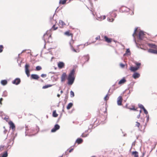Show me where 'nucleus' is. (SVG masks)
<instances>
[{"mask_svg": "<svg viewBox=\"0 0 157 157\" xmlns=\"http://www.w3.org/2000/svg\"><path fill=\"white\" fill-rule=\"evenodd\" d=\"M39 128L37 125L36 126L35 129L33 128L29 129L28 126L25 125V136H34L39 132Z\"/></svg>", "mask_w": 157, "mask_h": 157, "instance_id": "nucleus-1", "label": "nucleus"}, {"mask_svg": "<svg viewBox=\"0 0 157 157\" xmlns=\"http://www.w3.org/2000/svg\"><path fill=\"white\" fill-rule=\"evenodd\" d=\"M57 28L58 27H56L55 25H54L49 30L47 31L46 33L44 34L43 39L44 40L45 43L46 42V39L47 40L48 39V42H51V40H50V39H51L52 31V30H55L57 29Z\"/></svg>", "mask_w": 157, "mask_h": 157, "instance_id": "nucleus-2", "label": "nucleus"}, {"mask_svg": "<svg viewBox=\"0 0 157 157\" xmlns=\"http://www.w3.org/2000/svg\"><path fill=\"white\" fill-rule=\"evenodd\" d=\"M75 70L73 69L69 74L67 79L68 80L67 84L68 85H72L74 83L75 80V77L74 76Z\"/></svg>", "mask_w": 157, "mask_h": 157, "instance_id": "nucleus-3", "label": "nucleus"}, {"mask_svg": "<svg viewBox=\"0 0 157 157\" xmlns=\"http://www.w3.org/2000/svg\"><path fill=\"white\" fill-rule=\"evenodd\" d=\"M64 34L66 35H67L68 36H71V40L69 42V44L71 47V50L75 52H76V51L75 49L72 46V44L74 43V40L72 39L73 34L70 33L69 31H67L64 33Z\"/></svg>", "mask_w": 157, "mask_h": 157, "instance_id": "nucleus-4", "label": "nucleus"}, {"mask_svg": "<svg viewBox=\"0 0 157 157\" xmlns=\"http://www.w3.org/2000/svg\"><path fill=\"white\" fill-rule=\"evenodd\" d=\"M135 64L136 66V67H131L130 68V70L132 72H135L137 70H138L140 68L141 65V63H137V62L135 63Z\"/></svg>", "mask_w": 157, "mask_h": 157, "instance_id": "nucleus-5", "label": "nucleus"}, {"mask_svg": "<svg viewBox=\"0 0 157 157\" xmlns=\"http://www.w3.org/2000/svg\"><path fill=\"white\" fill-rule=\"evenodd\" d=\"M29 65L28 64H26L25 65V72L27 76L29 77L30 76V71L29 70Z\"/></svg>", "mask_w": 157, "mask_h": 157, "instance_id": "nucleus-6", "label": "nucleus"}, {"mask_svg": "<svg viewBox=\"0 0 157 157\" xmlns=\"http://www.w3.org/2000/svg\"><path fill=\"white\" fill-rule=\"evenodd\" d=\"M144 32L140 31L139 34V39L140 40H142L144 38Z\"/></svg>", "mask_w": 157, "mask_h": 157, "instance_id": "nucleus-7", "label": "nucleus"}, {"mask_svg": "<svg viewBox=\"0 0 157 157\" xmlns=\"http://www.w3.org/2000/svg\"><path fill=\"white\" fill-rule=\"evenodd\" d=\"M60 126L58 124H56L55 125L54 127L51 130V132H55L56 131L59 129Z\"/></svg>", "mask_w": 157, "mask_h": 157, "instance_id": "nucleus-8", "label": "nucleus"}, {"mask_svg": "<svg viewBox=\"0 0 157 157\" xmlns=\"http://www.w3.org/2000/svg\"><path fill=\"white\" fill-rule=\"evenodd\" d=\"M21 82V80L20 78H17L15 79L13 82L12 83L13 84L18 85L20 84Z\"/></svg>", "mask_w": 157, "mask_h": 157, "instance_id": "nucleus-9", "label": "nucleus"}, {"mask_svg": "<svg viewBox=\"0 0 157 157\" xmlns=\"http://www.w3.org/2000/svg\"><path fill=\"white\" fill-rule=\"evenodd\" d=\"M9 124L10 126V128H12L13 130H15V126L14 124L11 121H10Z\"/></svg>", "mask_w": 157, "mask_h": 157, "instance_id": "nucleus-10", "label": "nucleus"}, {"mask_svg": "<svg viewBox=\"0 0 157 157\" xmlns=\"http://www.w3.org/2000/svg\"><path fill=\"white\" fill-rule=\"evenodd\" d=\"M66 76V73H63L61 77V82H62L65 81Z\"/></svg>", "mask_w": 157, "mask_h": 157, "instance_id": "nucleus-11", "label": "nucleus"}, {"mask_svg": "<svg viewBox=\"0 0 157 157\" xmlns=\"http://www.w3.org/2000/svg\"><path fill=\"white\" fill-rule=\"evenodd\" d=\"M122 98L121 96H119L117 99V104L118 105H121V103L122 102Z\"/></svg>", "mask_w": 157, "mask_h": 157, "instance_id": "nucleus-12", "label": "nucleus"}, {"mask_svg": "<svg viewBox=\"0 0 157 157\" xmlns=\"http://www.w3.org/2000/svg\"><path fill=\"white\" fill-rule=\"evenodd\" d=\"M137 29V28H136L134 30V32L133 33V34L132 36L133 37V40L135 42L136 46L137 47L138 44L136 42V38H135V36H134L135 34L136 35V32Z\"/></svg>", "mask_w": 157, "mask_h": 157, "instance_id": "nucleus-13", "label": "nucleus"}, {"mask_svg": "<svg viewBox=\"0 0 157 157\" xmlns=\"http://www.w3.org/2000/svg\"><path fill=\"white\" fill-rule=\"evenodd\" d=\"M31 79L37 80L39 78L38 75L36 74H32L31 76Z\"/></svg>", "mask_w": 157, "mask_h": 157, "instance_id": "nucleus-14", "label": "nucleus"}, {"mask_svg": "<svg viewBox=\"0 0 157 157\" xmlns=\"http://www.w3.org/2000/svg\"><path fill=\"white\" fill-rule=\"evenodd\" d=\"M140 76V75L138 72H135L133 75L132 77L134 79L139 78Z\"/></svg>", "mask_w": 157, "mask_h": 157, "instance_id": "nucleus-15", "label": "nucleus"}, {"mask_svg": "<svg viewBox=\"0 0 157 157\" xmlns=\"http://www.w3.org/2000/svg\"><path fill=\"white\" fill-rule=\"evenodd\" d=\"M147 45L150 47L151 48L157 49V45H155V44L150 43H148Z\"/></svg>", "mask_w": 157, "mask_h": 157, "instance_id": "nucleus-16", "label": "nucleus"}, {"mask_svg": "<svg viewBox=\"0 0 157 157\" xmlns=\"http://www.w3.org/2000/svg\"><path fill=\"white\" fill-rule=\"evenodd\" d=\"M65 65L64 63L62 62H60L58 64V67L59 68H62L64 67Z\"/></svg>", "mask_w": 157, "mask_h": 157, "instance_id": "nucleus-17", "label": "nucleus"}, {"mask_svg": "<svg viewBox=\"0 0 157 157\" xmlns=\"http://www.w3.org/2000/svg\"><path fill=\"white\" fill-rule=\"evenodd\" d=\"M126 80L124 78V77L122 79H121L119 82L118 84H121L124 83L126 82Z\"/></svg>", "mask_w": 157, "mask_h": 157, "instance_id": "nucleus-18", "label": "nucleus"}, {"mask_svg": "<svg viewBox=\"0 0 157 157\" xmlns=\"http://www.w3.org/2000/svg\"><path fill=\"white\" fill-rule=\"evenodd\" d=\"M104 38L105 41L107 43H109L111 42V39L110 38H109L106 36H104Z\"/></svg>", "mask_w": 157, "mask_h": 157, "instance_id": "nucleus-19", "label": "nucleus"}, {"mask_svg": "<svg viewBox=\"0 0 157 157\" xmlns=\"http://www.w3.org/2000/svg\"><path fill=\"white\" fill-rule=\"evenodd\" d=\"M132 155H133L134 157H138V153L136 151L132 152Z\"/></svg>", "mask_w": 157, "mask_h": 157, "instance_id": "nucleus-20", "label": "nucleus"}, {"mask_svg": "<svg viewBox=\"0 0 157 157\" xmlns=\"http://www.w3.org/2000/svg\"><path fill=\"white\" fill-rule=\"evenodd\" d=\"M83 141V140L82 139L80 138H78L76 140V142L78 144H80Z\"/></svg>", "mask_w": 157, "mask_h": 157, "instance_id": "nucleus-21", "label": "nucleus"}, {"mask_svg": "<svg viewBox=\"0 0 157 157\" xmlns=\"http://www.w3.org/2000/svg\"><path fill=\"white\" fill-rule=\"evenodd\" d=\"M155 51L156 50L151 49H148V52L153 53V54H155Z\"/></svg>", "mask_w": 157, "mask_h": 157, "instance_id": "nucleus-22", "label": "nucleus"}, {"mask_svg": "<svg viewBox=\"0 0 157 157\" xmlns=\"http://www.w3.org/2000/svg\"><path fill=\"white\" fill-rule=\"evenodd\" d=\"M52 86V85H50V84L46 85H45L43 86L42 87V89H46L48 87H51Z\"/></svg>", "mask_w": 157, "mask_h": 157, "instance_id": "nucleus-23", "label": "nucleus"}, {"mask_svg": "<svg viewBox=\"0 0 157 157\" xmlns=\"http://www.w3.org/2000/svg\"><path fill=\"white\" fill-rule=\"evenodd\" d=\"M7 82L6 80H2L1 81L2 84L4 86L6 85L7 84Z\"/></svg>", "mask_w": 157, "mask_h": 157, "instance_id": "nucleus-24", "label": "nucleus"}, {"mask_svg": "<svg viewBox=\"0 0 157 157\" xmlns=\"http://www.w3.org/2000/svg\"><path fill=\"white\" fill-rule=\"evenodd\" d=\"M73 104V103H69L67 107V109H70L72 106Z\"/></svg>", "mask_w": 157, "mask_h": 157, "instance_id": "nucleus-25", "label": "nucleus"}, {"mask_svg": "<svg viewBox=\"0 0 157 157\" xmlns=\"http://www.w3.org/2000/svg\"><path fill=\"white\" fill-rule=\"evenodd\" d=\"M82 58L86 60V61H88L89 59V56L88 55L84 56Z\"/></svg>", "mask_w": 157, "mask_h": 157, "instance_id": "nucleus-26", "label": "nucleus"}, {"mask_svg": "<svg viewBox=\"0 0 157 157\" xmlns=\"http://www.w3.org/2000/svg\"><path fill=\"white\" fill-rule=\"evenodd\" d=\"M67 1V0H60L59 3L60 4L63 5L66 3Z\"/></svg>", "mask_w": 157, "mask_h": 157, "instance_id": "nucleus-27", "label": "nucleus"}, {"mask_svg": "<svg viewBox=\"0 0 157 157\" xmlns=\"http://www.w3.org/2000/svg\"><path fill=\"white\" fill-rule=\"evenodd\" d=\"M58 114L56 113V110H54L52 113V116L53 117H56L58 116Z\"/></svg>", "mask_w": 157, "mask_h": 157, "instance_id": "nucleus-28", "label": "nucleus"}, {"mask_svg": "<svg viewBox=\"0 0 157 157\" xmlns=\"http://www.w3.org/2000/svg\"><path fill=\"white\" fill-rule=\"evenodd\" d=\"M125 54H127L128 55H130V54H131L129 48H128L127 49V50L126 51L125 53V54H124V55H125Z\"/></svg>", "mask_w": 157, "mask_h": 157, "instance_id": "nucleus-29", "label": "nucleus"}, {"mask_svg": "<svg viewBox=\"0 0 157 157\" xmlns=\"http://www.w3.org/2000/svg\"><path fill=\"white\" fill-rule=\"evenodd\" d=\"M14 138L15 137H13V138H11V139H10V140H9V142H8V144H9V143H10L11 142H12V145L13 143V142H14Z\"/></svg>", "mask_w": 157, "mask_h": 157, "instance_id": "nucleus-30", "label": "nucleus"}, {"mask_svg": "<svg viewBox=\"0 0 157 157\" xmlns=\"http://www.w3.org/2000/svg\"><path fill=\"white\" fill-rule=\"evenodd\" d=\"M7 92L6 90L4 91L2 93V97H6L7 96Z\"/></svg>", "mask_w": 157, "mask_h": 157, "instance_id": "nucleus-31", "label": "nucleus"}, {"mask_svg": "<svg viewBox=\"0 0 157 157\" xmlns=\"http://www.w3.org/2000/svg\"><path fill=\"white\" fill-rule=\"evenodd\" d=\"M42 69V68L41 66H38L36 67V70L37 71H39L41 70Z\"/></svg>", "mask_w": 157, "mask_h": 157, "instance_id": "nucleus-32", "label": "nucleus"}, {"mask_svg": "<svg viewBox=\"0 0 157 157\" xmlns=\"http://www.w3.org/2000/svg\"><path fill=\"white\" fill-rule=\"evenodd\" d=\"M138 105L139 107L140 108H141V109H144L145 108L144 107V106L142 105L141 104H139Z\"/></svg>", "mask_w": 157, "mask_h": 157, "instance_id": "nucleus-33", "label": "nucleus"}, {"mask_svg": "<svg viewBox=\"0 0 157 157\" xmlns=\"http://www.w3.org/2000/svg\"><path fill=\"white\" fill-rule=\"evenodd\" d=\"M110 94H109L108 93L105 96V97H104V100H105V101H106L109 98V97H108V95H110Z\"/></svg>", "mask_w": 157, "mask_h": 157, "instance_id": "nucleus-34", "label": "nucleus"}, {"mask_svg": "<svg viewBox=\"0 0 157 157\" xmlns=\"http://www.w3.org/2000/svg\"><path fill=\"white\" fill-rule=\"evenodd\" d=\"M70 96L71 98L73 97L74 96V93L72 90L70 91Z\"/></svg>", "mask_w": 157, "mask_h": 157, "instance_id": "nucleus-35", "label": "nucleus"}, {"mask_svg": "<svg viewBox=\"0 0 157 157\" xmlns=\"http://www.w3.org/2000/svg\"><path fill=\"white\" fill-rule=\"evenodd\" d=\"M59 23L62 25H65V23H64V22L63 21V20H59Z\"/></svg>", "mask_w": 157, "mask_h": 157, "instance_id": "nucleus-36", "label": "nucleus"}, {"mask_svg": "<svg viewBox=\"0 0 157 157\" xmlns=\"http://www.w3.org/2000/svg\"><path fill=\"white\" fill-rule=\"evenodd\" d=\"M147 119L146 121L147 122L145 124V126H146L147 125V123L148 122L149 119V116L148 115L146 116Z\"/></svg>", "mask_w": 157, "mask_h": 157, "instance_id": "nucleus-37", "label": "nucleus"}, {"mask_svg": "<svg viewBox=\"0 0 157 157\" xmlns=\"http://www.w3.org/2000/svg\"><path fill=\"white\" fill-rule=\"evenodd\" d=\"M88 135V134H84V133H83L82 134L81 136L82 137H87Z\"/></svg>", "mask_w": 157, "mask_h": 157, "instance_id": "nucleus-38", "label": "nucleus"}, {"mask_svg": "<svg viewBox=\"0 0 157 157\" xmlns=\"http://www.w3.org/2000/svg\"><path fill=\"white\" fill-rule=\"evenodd\" d=\"M3 46L2 45H0V53L2 52V51L3 50L2 49L3 48Z\"/></svg>", "mask_w": 157, "mask_h": 157, "instance_id": "nucleus-39", "label": "nucleus"}, {"mask_svg": "<svg viewBox=\"0 0 157 157\" xmlns=\"http://www.w3.org/2000/svg\"><path fill=\"white\" fill-rule=\"evenodd\" d=\"M136 124L135 125V126L136 127H139L140 125V123L139 122H138V121H136Z\"/></svg>", "mask_w": 157, "mask_h": 157, "instance_id": "nucleus-40", "label": "nucleus"}, {"mask_svg": "<svg viewBox=\"0 0 157 157\" xmlns=\"http://www.w3.org/2000/svg\"><path fill=\"white\" fill-rule=\"evenodd\" d=\"M4 146L0 145V152L2 151L3 149Z\"/></svg>", "mask_w": 157, "mask_h": 157, "instance_id": "nucleus-41", "label": "nucleus"}, {"mask_svg": "<svg viewBox=\"0 0 157 157\" xmlns=\"http://www.w3.org/2000/svg\"><path fill=\"white\" fill-rule=\"evenodd\" d=\"M105 18H106V17L105 15L101 16L100 17V18L101 19H103V20L105 19Z\"/></svg>", "mask_w": 157, "mask_h": 157, "instance_id": "nucleus-42", "label": "nucleus"}, {"mask_svg": "<svg viewBox=\"0 0 157 157\" xmlns=\"http://www.w3.org/2000/svg\"><path fill=\"white\" fill-rule=\"evenodd\" d=\"M143 110H144V113L145 114H148V112H147V111L146 110V109L145 108L144 109H143Z\"/></svg>", "mask_w": 157, "mask_h": 157, "instance_id": "nucleus-43", "label": "nucleus"}, {"mask_svg": "<svg viewBox=\"0 0 157 157\" xmlns=\"http://www.w3.org/2000/svg\"><path fill=\"white\" fill-rule=\"evenodd\" d=\"M41 76L43 78H45L47 76V75L45 74H42L41 75Z\"/></svg>", "mask_w": 157, "mask_h": 157, "instance_id": "nucleus-44", "label": "nucleus"}, {"mask_svg": "<svg viewBox=\"0 0 157 157\" xmlns=\"http://www.w3.org/2000/svg\"><path fill=\"white\" fill-rule=\"evenodd\" d=\"M128 109H130L131 110H134L135 111L136 110V109L134 107H133V108H128Z\"/></svg>", "mask_w": 157, "mask_h": 157, "instance_id": "nucleus-45", "label": "nucleus"}, {"mask_svg": "<svg viewBox=\"0 0 157 157\" xmlns=\"http://www.w3.org/2000/svg\"><path fill=\"white\" fill-rule=\"evenodd\" d=\"M141 119V121L142 122H143V123H144V118H143L142 117H141L140 118Z\"/></svg>", "mask_w": 157, "mask_h": 157, "instance_id": "nucleus-46", "label": "nucleus"}, {"mask_svg": "<svg viewBox=\"0 0 157 157\" xmlns=\"http://www.w3.org/2000/svg\"><path fill=\"white\" fill-rule=\"evenodd\" d=\"M120 65L122 67H123L124 66V65L122 63L120 64Z\"/></svg>", "mask_w": 157, "mask_h": 157, "instance_id": "nucleus-47", "label": "nucleus"}, {"mask_svg": "<svg viewBox=\"0 0 157 157\" xmlns=\"http://www.w3.org/2000/svg\"><path fill=\"white\" fill-rule=\"evenodd\" d=\"M2 100H3L2 98H0V104L1 105H2Z\"/></svg>", "mask_w": 157, "mask_h": 157, "instance_id": "nucleus-48", "label": "nucleus"}, {"mask_svg": "<svg viewBox=\"0 0 157 157\" xmlns=\"http://www.w3.org/2000/svg\"><path fill=\"white\" fill-rule=\"evenodd\" d=\"M140 113H139V114H138L137 117V118L138 119L140 117Z\"/></svg>", "mask_w": 157, "mask_h": 157, "instance_id": "nucleus-49", "label": "nucleus"}, {"mask_svg": "<svg viewBox=\"0 0 157 157\" xmlns=\"http://www.w3.org/2000/svg\"><path fill=\"white\" fill-rule=\"evenodd\" d=\"M73 150V148H72L69 151V152H71Z\"/></svg>", "mask_w": 157, "mask_h": 157, "instance_id": "nucleus-50", "label": "nucleus"}, {"mask_svg": "<svg viewBox=\"0 0 157 157\" xmlns=\"http://www.w3.org/2000/svg\"><path fill=\"white\" fill-rule=\"evenodd\" d=\"M100 38V36H98L97 37H96L95 38V39L96 40H98L99 38Z\"/></svg>", "mask_w": 157, "mask_h": 157, "instance_id": "nucleus-51", "label": "nucleus"}, {"mask_svg": "<svg viewBox=\"0 0 157 157\" xmlns=\"http://www.w3.org/2000/svg\"><path fill=\"white\" fill-rule=\"evenodd\" d=\"M6 132H7V130H4V134H6Z\"/></svg>", "mask_w": 157, "mask_h": 157, "instance_id": "nucleus-52", "label": "nucleus"}, {"mask_svg": "<svg viewBox=\"0 0 157 157\" xmlns=\"http://www.w3.org/2000/svg\"><path fill=\"white\" fill-rule=\"evenodd\" d=\"M12 145H8L7 146V147L8 148H9V147H10V148L11 147Z\"/></svg>", "mask_w": 157, "mask_h": 157, "instance_id": "nucleus-53", "label": "nucleus"}, {"mask_svg": "<svg viewBox=\"0 0 157 157\" xmlns=\"http://www.w3.org/2000/svg\"><path fill=\"white\" fill-rule=\"evenodd\" d=\"M60 94H57V96L58 97H60Z\"/></svg>", "mask_w": 157, "mask_h": 157, "instance_id": "nucleus-54", "label": "nucleus"}, {"mask_svg": "<svg viewBox=\"0 0 157 157\" xmlns=\"http://www.w3.org/2000/svg\"><path fill=\"white\" fill-rule=\"evenodd\" d=\"M142 112V111L141 110H140V113H141V112Z\"/></svg>", "mask_w": 157, "mask_h": 157, "instance_id": "nucleus-55", "label": "nucleus"}, {"mask_svg": "<svg viewBox=\"0 0 157 157\" xmlns=\"http://www.w3.org/2000/svg\"><path fill=\"white\" fill-rule=\"evenodd\" d=\"M63 93V91L62 90H61V91H60V93H61V94H62V93Z\"/></svg>", "mask_w": 157, "mask_h": 157, "instance_id": "nucleus-56", "label": "nucleus"}, {"mask_svg": "<svg viewBox=\"0 0 157 157\" xmlns=\"http://www.w3.org/2000/svg\"><path fill=\"white\" fill-rule=\"evenodd\" d=\"M63 109L62 110V111L63 112H64V106H63Z\"/></svg>", "mask_w": 157, "mask_h": 157, "instance_id": "nucleus-57", "label": "nucleus"}, {"mask_svg": "<svg viewBox=\"0 0 157 157\" xmlns=\"http://www.w3.org/2000/svg\"><path fill=\"white\" fill-rule=\"evenodd\" d=\"M111 20H109V21H110V22H113V20H111Z\"/></svg>", "mask_w": 157, "mask_h": 157, "instance_id": "nucleus-58", "label": "nucleus"}, {"mask_svg": "<svg viewBox=\"0 0 157 157\" xmlns=\"http://www.w3.org/2000/svg\"><path fill=\"white\" fill-rule=\"evenodd\" d=\"M40 81H41V82H43V80L42 79H40Z\"/></svg>", "mask_w": 157, "mask_h": 157, "instance_id": "nucleus-59", "label": "nucleus"}, {"mask_svg": "<svg viewBox=\"0 0 157 157\" xmlns=\"http://www.w3.org/2000/svg\"><path fill=\"white\" fill-rule=\"evenodd\" d=\"M156 54H157V50H156L155 51V53Z\"/></svg>", "mask_w": 157, "mask_h": 157, "instance_id": "nucleus-60", "label": "nucleus"}, {"mask_svg": "<svg viewBox=\"0 0 157 157\" xmlns=\"http://www.w3.org/2000/svg\"><path fill=\"white\" fill-rule=\"evenodd\" d=\"M88 130H87L85 131V132H88Z\"/></svg>", "mask_w": 157, "mask_h": 157, "instance_id": "nucleus-61", "label": "nucleus"}, {"mask_svg": "<svg viewBox=\"0 0 157 157\" xmlns=\"http://www.w3.org/2000/svg\"><path fill=\"white\" fill-rule=\"evenodd\" d=\"M50 73H52V74H54V73L52 72H50Z\"/></svg>", "mask_w": 157, "mask_h": 157, "instance_id": "nucleus-62", "label": "nucleus"}, {"mask_svg": "<svg viewBox=\"0 0 157 157\" xmlns=\"http://www.w3.org/2000/svg\"><path fill=\"white\" fill-rule=\"evenodd\" d=\"M115 84H114L113 85V86H115Z\"/></svg>", "mask_w": 157, "mask_h": 157, "instance_id": "nucleus-63", "label": "nucleus"}, {"mask_svg": "<svg viewBox=\"0 0 157 157\" xmlns=\"http://www.w3.org/2000/svg\"><path fill=\"white\" fill-rule=\"evenodd\" d=\"M126 135V134L124 135V136H125Z\"/></svg>", "mask_w": 157, "mask_h": 157, "instance_id": "nucleus-64", "label": "nucleus"}]
</instances>
